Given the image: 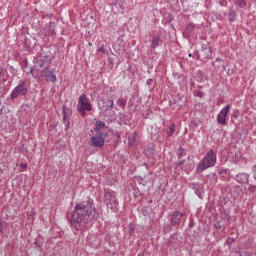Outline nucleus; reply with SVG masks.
<instances>
[{
    "instance_id": "1",
    "label": "nucleus",
    "mask_w": 256,
    "mask_h": 256,
    "mask_svg": "<svg viewBox=\"0 0 256 256\" xmlns=\"http://www.w3.org/2000/svg\"><path fill=\"white\" fill-rule=\"evenodd\" d=\"M98 217L99 213L95 212V206H93V201L91 200L77 204L74 212L68 214V219L76 231L83 230L91 219H97Z\"/></svg>"
},
{
    "instance_id": "2",
    "label": "nucleus",
    "mask_w": 256,
    "mask_h": 256,
    "mask_svg": "<svg viewBox=\"0 0 256 256\" xmlns=\"http://www.w3.org/2000/svg\"><path fill=\"white\" fill-rule=\"evenodd\" d=\"M217 163V155L213 150L208 151L204 158L199 162L196 168L197 173H203L205 169H209L211 167H215V164Z\"/></svg>"
},
{
    "instance_id": "3",
    "label": "nucleus",
    "mask_w": 256,
    "mask_h": 256,
    "mask_svg": "<svg viewBox=\"0 0 256 256\" xmlns=\"http://www.w3.org/2000/svg\"><path fill=\"white\" fill-rule=\"evenodd\" d=\"M91 109H93V107L91 106L89 98H87V95H80L78 100V111L79 113H81L82 117H85L86 111H91Z\"/></svg>"
},
{
    "instance_id": "4",
    "label": "nucleus",
    "mask_w": 256,
    "mask_h": 256,
    "mask_svg": "<svg viewBox=\"0 0 256 256\" xmlns=\"http://www.w3.org/2000/svg\"><path fill=\"white\" fill-rule=\"evenodd\" d=\"M105 203L108 209L116 212L119 207V202H117V198L115 197V192L108 191L105 193Z\"/></svg>"
},
{
    "instance_id": "5",
    "label": "nucleus",
    "mask_w": 256,
    "mask_h": 256,
    "mask_svg": "<svg viewBox=\"0 0 256 256\" xmlns=\"http://www.w3.org/2000/svg\"><path fill=\"white\" fill-rule=\"evenodd\" d=\"M107 138V133H98L91 138L92 147H98L101 149L105 145V139Z\"/></svg>"
},
{
    "instance_id": "6",
    "label": "nucleus",
    "mask_w": 256,
    "mask_h": 256,
    "mask_svg": "<svg viewBox=\"0 0 256 256\" xmlns=\"http://www.w3.org/2000/svg\"><path fill=\"white\" fill-rule=\"evenodd\" d=\"M19 95H27V87H25V80H21L19 85L14 88L11 93V99H17Z\"/></svg>"
},
{
    "instance_id": "7",
    "label": "nucleus",
    "mask_w": 256,
    "mask_h": 256,
    "mask_svg": "<svg viewBox=\"0 0 256 256\" xmlns=\"http://www.w3.org/2000/svg\"><path fill=\"white\" fill-rule=\"evenodd\" d=\"M231 106L227 104L217 115V123L219 125H227V116L229 115V111Z\"/></svg>"
},
{
    "instance_id": "8",
    "label": "nucleus",
    "mask_w": 256,
    "mask_h": 256,
    "mask_svg": "<svg viewBox=\"0 0 256 256\" xmlns=\"http://www.w3.org/2000/svg\"><path fill=\"white\" fill-rule=\"evenodd\" d=\"M41 77H45L47 81H51V83H55L57 81V76L53 74L52 70H49V68H44L41 70Z\"/></svg>"
},
{
    "instance_id": "9",
    "label": "nucleus",
    "mask_w": 256,
    "mask_h": 256,
    "mask_svg": "<svg viewBox=\"0 0 256 256\" xmlns=\"http://www.w3.org/2000/svg\"><path fill=\"white\" fill-rule=\"evenodd\" d=\"M55 34V24L54 22H50L48 26H46L43 30L40 31L41 37H47L49 35Z\"/></svg>"
},
{
    "instance_id": "10",
    "label": "nucleus",
    "mask_w": 256,
    "mask_h": 256,
    "mask_svg": "<svg viewBox=\"0 0 256 256\" xmlns=\"http://www.w3.org/2000/svg\"><path fill=\"white\" fill-rule=\"evenodd\" d=\"M51 63V58L49 56H44L43 58H37L36 65L40 67V69H45Z\"/></svg>"
},
{
    "instance_id": "11",
    "label": "nucleus",
    "mask_w": 256,
    "mask_h": 256,
    "mask_svg": "<svg viewBox=\"0 0 256 256\" xmlns=\"http://www.w3.org/2000/svg\"><path fill=\"white\" fill-rule=\"evenodd\" d=\"M69 115H71V110L67 106H63V122L66 129H69Z\"/></svg>"
},
{
    "instance_id": "12",
    "label": "nucleus",
    "mask_w": 256,
    "mask_h": 256,
    "mask_svg": "<svg viewBox=\"0 0 256 256\" xmlns=\"http://www.w3.org/2000/svg\"><path fill=\"white\" fill-rule=\"evenodd\" d=\"M183 216H185V213L174 212L171 218L172 225H179V223L181 222V217Z\"/></svg>"
},
{
    "instance_id": "13",
    "label": "nucleus",
    "mask_w": 256,
    "mask_h": 256,
    "mask_svg": "<svg viewBox=\"0 0 256 256\" xmlns=\"http://www.w3.org/2000/svg\"><path fill=\"white\" fill-rule=\"evenodd\" d=\"M236 181L242 184L249 183V175L246 173H240L236 176Z\"/></svg>"
},
{
    "instance_id": "14",
    "label": "nucleus",
    "mask_w": 256,
    "mask_h": 256,
    "mask_svg": "<svg viewBox=\"0 0 256 256\" xmlns=\"http://www.w3.org/2000/svg\"><path fill=\"white\" fill-rule=\"evenodd\" d=\"M193 29H195V25L193 23H189L186 26V29L183 32L185 39H189V37H191V33L193 32Z\"/></svg>"
},
{
    "instance_id": "15",
    "label": "nucleus",
    "mask_w": 256,
    "mask_h": 256,
    "mask_svg": "<svg viewBox=\"0 0 256 256\" xmlns=\"http://www.w3.org/2000/svg\"><path fill=\"white\" fill-rule=\"evenodd\" d=\"M160 38L158 36H154L152 39L151 47L155 49V47H159Z\"/></svg>"
},
{
    "instance_id": "16",
    "label": "nucleus",
    "mask_w": 256,
    "mask_h": 256,
    "mask_svg": "<svg viewBox=\"0 0 256 256\" xmlns=\"http://www.w3.org/2000/svg\"><path fill=\"white\" fill-rule=\"evenodd\" d=\"M105 127V122L96 121L95 131H101Z\"/></svg>"
},
{
    "instance_id": "17",
    "label": "nucleus",
    "mask_w": 256,
    "mask_h": 256,
    "mask_svg": "<svg viewBox=\"0 0 256 256\" xmlns=\"http://www.w3.org/2000/svg\"><path fill=\"white\" fill-rule=\"evenodd\" d=\"M97 53H100L101 57H105V55H107V50L105 47L101 46L97 48Z\"/></svg>"
},
{
    "instance_id": "18",
    "label": "nucleus",
    "mask_w": 256,
    "mask_h": 256,
    "mask_svg": "<svg viewBox=\"0 0 256 256\" xmlns=\"http://www.w3.org/2000/svg\"><path fill=\"white\" fill-rule=\"evenodd\" d=\"M113 107H114V102L113 100H107L106 101V109H110L111 111H113Z\"/></svg>"
},
{
    "instance_id": "19",
    "label": "nucleus",
    "mask_w": 256,
    "mask_h": 256,
    "mask_svg": "<svg viewBox=\"0 0 256 256\" xmlns=\"http://www.w3.org/2000/svg\"><path fill=\"white\" fill-rule=\"evenodd\" d=\"M168 137H171L172 133H175V125H171L167 129Z\"/></svg>"
},
{
    "instance_id": "20",
    "label": "nucleus",
    "mask_w": 256,
    "mask_h": 256,
    "mask_svg": "<svg viewBox=\"0 0 256 256\" xmlns=\"http://www.w3.org/2000/svg\"><path fill=\"white\" fill-rule=\"evenodd\" d=\"M236 4L239 7H245V0H236Z\"/></svg>"
},
{
    "instance_id": "21",
    "label": "nucleus",
    "mask_w": 256,
    "mask_h": 256,
    "mask_svg": "<svg viewBox=\"0 0 256 256\" xmlns=\"http://www.w3.org/2000/svg\"><path fill=\"white\" fill-rule=\"evenodd\" d=\"M117 104L120 105V107H125V101H123V99H118Z\"/></svg>"
},
{
    "instance_id": "22",
    "label": "nucleus",
    "mask_w": 256,
    "mask_h": 256,
    "mask_svg": "<svg viewBox=\"0 0 256 256\" xmlns=\"http://www.w3.org/2000/svg\"><path fill=\"white\" fill-rule=\"evenodd\" d=\"M240 256H251L249 252H240Z\"/></svg>"
},
{
    "instance_id": "23",
    "label": "nucleus",
    "mask_w": 256,
    "mask_h": 256,
    "mask_svg": "<svg viewBox=\"0 0 256 256\" xmlns=\"http://www.w3.org/2000/svg\"><path fill=\"white\" fill-rule=\"evenodd\" d=\"M20 167H21V169H27V164L21 163V164H20Z\"/></svg>"
},
{
    "instance_id": "24",
    "label": "nucleus",
    "mask_w": 256,
    "mask_h": 256,
    "mask_svg": "<svg viewBox=\"0 0 256 256\" xmlns=\"http://www.w3.org/2000/svg\"><path fill=\"white\" fill-rule=\"evenodd\" d=\"M215 228H216V229H221V223L217 222V223L215 224Z\"/></svg>"
},
{
    "instance_id": "25",
    "label": "nucleus",
    "mask_w": 256,
    "mask_h": 256,
    "mask_svg": "<svg viewBox=\"0 0 256 256\" xmlns=\"http://www.w3.org/2000/svg\"><path fill=\"white\" fill-rule=\"evenodd\" d=\"M254 172H255L254 179H256V165L254 166Z\"/></svg>"
},
{
    "instance_id": "26",
    "label": "nucleus",
    "mask_w": 256,
    "mask_h": 256,
    "mask_svg": "<svg viewBox=\"0 0 256 256\" xmlns=\"http://www.w3.org/2000/svg\"><path fill=\"white\" fill-rule=\"evenodd\" d=\"M3 74V67H0V75Z\"/></svg>"
},
{
    "instance_id": "27",
    "label": "nucleus",
    "mask_w": 256,
    "mask_h": 256,
    "mask_svg": "<svg viewBox=\"0 0 256 256\" xmlns=\"http://www.w3.org/2000/svg\"><path fill=\"white\" fill-rule=\"evenodd\" d=\"M132 137H133V139H135V138L137 137V134H136V133H133V134H132Z\"/></svg>"
},
{
    "instance_id": "28",
    "label": "nucleus",
    "mask_w": 256,
    "mask_h": 256,
    "mask_svg": "<svg viewBox=\"0 0 256 256\" xmlns=\"http://www.w3.org/2000/svg\"><path fill=\"white\" fill-rule=\"evenodd\" d=\"M190 169H195V165L191 164Z\"/></svg>"
},
{
    "instance_id": "29",
    "label": "nucleus",
    "mask_w": 256,
    "mask_h": 256,
    "mask_svg": "<svg viewBox=\"0 0 256 256\" xmlns=\"http://www.w3.org/2000/svg\"><path fill=\"white\" fill-rule=\"evenodd\" d=\"M177 165H183V163H181V162H178V163H177Z\"/></svg>"
},
{
    "instance_id": "30",
    "label": "nucleus",
    "mask_w": 256,
    "mask_h": 256,
    "mask_svg": "<svg viewBox=\"0 0 256 256\" xmlns=\"http://www.w3.org/2000/svg\"><path fill=\"white\" fill-rule=\"evenodd\" d=\"M30 73L33 74V69H30Z\"/></svg>"
},
{
    "instance_id": "31",
    "label": "nucleus",
    "mask_w": 256,
    "mask_h": 256,
    "mask_svg": "<svg viewBox=\"0 0 256 256\" xmlns=\"http://www.w3.org/2000/svg\"><path fill=\"white\" fill-rule=\"evenodd\" d=\"M229 219H230V218H229V216H228V217H227V220L229 221Z\"/></svg>"
},
{
    "instance_id": "32",
    "label": "nucleus",
    "mask_w": 256,
    "mask_h": 256,
    "mask_svg": "<svg viewBox=\"0 0 256 256\" xmlns=\"http://www.w3.org/2000/svg\"><path fill=\"white\" fill-rule=\"evenodd\" d=\"M89 46L91 47V43H89Z\"/></svg>"
}]
</instances>
